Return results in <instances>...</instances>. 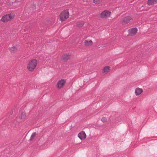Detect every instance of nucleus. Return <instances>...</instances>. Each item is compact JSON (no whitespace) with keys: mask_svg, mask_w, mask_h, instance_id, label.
<instances>
[{"mask_svg":"<svg viewBox=\"0 0 157 157\" xmlns=\"http://www.w3.org/2000/svg\"><path fill=\"white\" fill-rule=\"evenodd\" d=\"M37 64V61L35 59H32L30 60L28 65L27 69L29 71H33Z\"/></svg>","mask_w":157,"mask_h":157,"instance_id":"nucleus-1","label":"nucleus"},{"mask_svg":"<svg viewBox=\"0 0 157 157\" xmlns=\"http://www.w3.org/2000/svg\"><path fill=\"white\" fill-rule=\"evenodd\" d=\"M14 17V14L12 13H10V14H6L3 16L1 20L4 22H6L10 21Z\"/></svg>","mask_w":157,"mask_h":157,"instance_id":"nucleus-2","label":"nucleus"},{"mask_svg":"<svg viewBox=\"0 0 157 157\" xmlns=\"http://www.w3.org/2000/svg\"><path fill=\"white\" fill-rule=\"evenodd\" d=\"M59 16L60 20L61 21H64L68 18L69 17V13L67 10H64L61 13Z\"/></svg>","mask_w":157,"mask_h":157,"instance_id":"nucleus-3","label":"nucleus"},{"mask_svg":"<svg viewBox=\"0 0 157 157\" xmlns=\"http://www.w3.org/2000/svg\"><path fill=\"white\" fill-rule=\"evenodd\" d=\"M132 17L130 16H126L122 18L121 21V23L123 24H128L130 20H132Z\"/></svg>","mask_w":157,"mask_h":157,"instance_id":"nucleus-4","label":"nucleus"},{"mask_svg":"<svg viewBox=\"0 0 157 157\" xmlns=\"http://www.w3.org/2000/svg\"><path fill=\"white\" fill-rule=\"evenodd\" d=\"M65 83L66 80L65 79H61L59 80L57 83V87L59 89H61L63 87Z\"/></svg>","mask_w":157,"mask_h":157,"instance_id":"nucleus-5","label":"nucleus"},{"mask_svg":"<svg viewBox=\"0 0 157 157\" xmlns=\"http://www.w3.org/2000/svg\"><path fill=\"white\" fill-rule=\"evenodd\" d=\"M111 14V13L109 11L105 10L101 14L100 17L102 18H106L110 17Z\"/></svg>","mask_w":157,"mask_h":157,"instance_id":"nucleus-6","label":"nucleus"},{"mask_svg":"<svg viewBox=\"0 0 157 157\" xmlns=\"http://www.w3.org/2000/svg\"><path fill=\"white\" fill-rule=\"evenodd\" d=\"M71 57V55L69 54H64L62 56V60L64 62H67L68 60L70 59Z\"/></svg>","mask_w":157,"mask_h":157,"instance_id":"nucleus-7","label":"nucleus"},{"mask_svg":"<svg viewBox=\"0 0 157 157\" xmlns=\"http://www.w3.org/2000/svg\"><path fill=\"white\" fill-rule=\"evenodd\" d=\"M129 35L133 36L135 35L137 32V29L136 28H133L128 30Z\"/></svg>","mask_w":157,"mask_h":157,"instance_id":"nucleus-8","label":"nucleus"},{"mask_svg":"<svg viewBox=\"0 0 157 157\" xmlns=\"http://www.w3.org/2000/svg\"><path fill=\"white\" fill-rule=\"evenodd\" d=\"M78 136L81 140H82L86 138V134L85 132L82 131L78 134Z\"/></svg>","mask_w":157,"mask_h":157,"instance_id":"nucleus-9","label":"nucleus"},{"mask_svg":"<svg viewBox=\"0 0 157 157\" xmlns=\"http://www.w3.org/2000/svg\"><path fill=\"white\" fill-rule=\"evenodd\" d=\"M93 42L92 40H86L84 41V44L86 46H91L93 44Z\"/></svg>","mask_w":157,"mask_h":157,"instance_id":"nucleus-10","label":"nucleus"},{"mask_svg":"<svg viewBox=\"0 0 157 157\" xmlns=\"http://www.w3.org/2000/svg\"><path fill=\"white\" fill-rule=\"evenodd\" d=\"M9 49L12 53H14L16 52L17 50V48L15 46L9 48Z\"/></svg>","mask_w":157,"mask_h":157,"instance_id":"nucleus-11","label":"nucleus"},{"mask_svg":"<svg viewBox=\"0 0 157 157\" xmlns=\"http://www.w3.org/2000/svg\"><path fill=\"white\" fill-rule=\"evenodd\" d=\"M142 92L143 90L141 89L137 88L136 89L135 93L136 95H138L140 94Z\"/></svg>","mask_w":157,"mask_h":157,"instance_id":"nucleus-12","label":"nucleus"},{"mask_svg":"<svg viewBox=\"0 0 157 157\" xmlns=\"http://www.w3.org/2000/svg\"><path fill=\"white\" fill-rule=\"evenodd\" d=\"M157 2V0H148L147 3L149 5H151Z\"/></svg>","mask_w":157,"mask_h":157,"instance_id":"nucleus-13","label":"nucleus"},{"mask_svg":"<svg viewBox=\"0 0 157 157\" xmlns=\"http://www.w3.org/2000/svg\"><path fill=\"white\" fill-rule=\"evenodd\" d=\"M110 67L109 66H106L105 67L103 70V73H107L109 71Z\"/></svg>","mask_w":157,"mask_h":157,"instance_id":"nucleus-14","label":"nucleus"},{"mask_svg":"<svg viewBox=\"0 0 157 157\" xmlns=\"http://www.w3.org/2000/svg\"><path fill=\"white\" fill-rule=\"evenodd\" d=\"M84 23L83 21L78 22H77L76 25L77 26L79 27H81L83 26Z\"/></svg>","mask_w":157,"mask_h":157,"instance_id":"nucleus-15","label":"nucleus"},{"mask_svg":"<svg viewBox=\"0 0 157 157\" xmlns=\"http://www.w3.org/2000/svg\"><path fill=\"white\" fill-rule=\"evenodd\" d=\"M36 132L33 133L30 137V138L29 140L30 141L32 140L36 137Z\"/></svg>","mask_w":157,"mask_h":157,"instance_id":"nucleus-16","label":"nucleus"},{"mask_svg":"<svg viewBox=\"0 0 157 157\" xmlns=\"http://www.w3.org/2000/svg\"><path fill=\"white\" fill-rule=\"evenodd\" d=\"M26 116L25 113L24 112H22L21 114L19 116L20 119H23L25 118Z\"/></svg>","mask_w":157,"mask_h":157,"instance_id":"nucleus-17","label":"nucleus"},{"mask_svg":"<svg viewBox=\"0 0 157 157\" xmlns=\"http://www.w3.org/2000/svg\"><path fill=\"white\" fill-rule=\"evenodd\" d=\"M102 0H93V2L96 4H99L102 2Z\"/></svg>","mask_w":157,"mask_h":157,"instance_id":"nucleus-18","label":"nucleus"},{"mask_svg":"<svg viewBox=\"0 0 157 157\" xmlns=\"http://www.w3.org/2000/svg\"><path fill=\"white\" fill-rule=\"evenodd\" d=\"M101 121L103 122H105L107 121V119L105 117H103L101 119Z\"/></svg>","mask_w":157,"mask_h":157,"instance_id":"nucleus-19","label":"nucleus"}]
</instances>
